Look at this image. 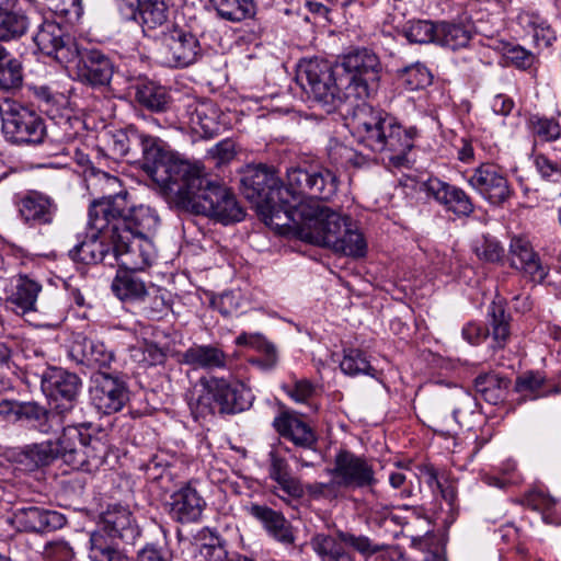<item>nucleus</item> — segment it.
Instances as JSON below:
<instances>
[{
	"label": "nucleus",
	"mask_w": 561,
	"mask_h": 561,
	"mask_svg": "<svg viewBox=\"0 0 561 561\" xmlns=\"http://www.w3.org/2000/svg\"><path fill=\"white\" fill-rule=\"evenodd\" d=\"M283 184L274 168L265 164L248 165L241 178L247 199L255 204L265 225L276 230L288 209H294L302 196L330 199L337 191V178L320 165H294L287 169Z\"/></svg>",
	"instance_id": "f257e3e1"
},
{
	"label": "nucleus",
	"mask_w": 561,
	"mask_h": 561,
	"mask_svg": "<svg viewBox=\"0 0 561 561\" xmlns=\"http://www.w3.org/2000/svg\"><path fill=\"white\" fill-rule=\"evenodd\" d=\"M123 210L121 198L112 206L98 207L92 229L105 233L113 245L114 265L126 271H144L154 254L153 243L147 234L158 227L159 217L146 205H137L128 216H123Z\"/></svg>",
	"instance_id": "f03ea898"
},
{
	"label": "nucleus",
	"mask_w": 561,
	"mask_h": 561,
	"mask_svg": "<svg viewBox=\"0 0 561 561\" xmlns=\"http://www.w3.org/2000/svg\"><path fill=\"white\" fill-rule=\"evenodd\" d=\"M354 110L352 128L356 141L380 154L389 167H409V154L419 136L417 128L404 127L396 117L376 111L366 103L356 104Z\"/></svg>",
	"instance_id": "7ed1b4c3"
},
{
	"label": "nucleus",
	"mask_w": 561,
	"mask_h": 561,
	"mask_svg": "<svg viewBox=\"0 0 561 561\" xmlns=\"http://www.w3.org/2000/svg\"><path fill=\"white\" fill-rule=\"evenodd\" d=\"M174 202L181 209L207 216L224 225L240 221L244 216L230 188L207 178L201 164L175 190Z\"/></svg>",
	"instance_id": "20e7f679"
},
{
	"label": "nucleus",
	"mask_w": 561,
	"mask_h": 561,
	"mask_svg": "<svg viewBox=\"0 0 561 561\" xmlns=\"http://www.w3.org/2000/svg\"><path fill=\"white\" fill-rule=\"evenodd\" d=\"M314 199L302 196L294 209L285 213L284 221L276 222V231L333 251L350 217L341 216Z\"/></svg>",
	"instance_id": "39448f33"
},
{
	"label": "nucleus",
	"mask_w": 561,
	"mask_h": 561,
	"mask_svg": "<svg viewBox=\"0 0 561 561\" xmlns=\"http://www.w3.org/2000/svg\"><path fill=\"white\" fill-rule=\"evenodd\" d=\"M340 70L324 59L311 58L302 60L297 70V82L308 98L325 112L331 113L346 105L354 108L351 95L340 84Z\"/></svg>",
	"instance_id": "423d86ee"
},
{
	"label": "nucleus",
	"mask_w": 561,
	"mask_h": 561,
	"mask_svg": "<svg viewBox=\"0 0 561 561\" xmlns=\"http://www.w3.org/2000/svg\"><path fill=\"white\" fill-rule=\"evenodd\" d=\"M136 162H141L142 169L173 194L198 164L181 159L167 142L145 133Z\"/></svg>",
	"instance_id": "0eeeda50"
},
{
	"label": "nucleus",
	"mask_w": 561,
	"mask_h": 561,
	"mask_svg": "<svg viewBox=\"0 0 561 561\" xmlns=\"http://www.w3.org/2000/svg\"><path fill=\"white\" fill-rule=\"evenodd\" d=\"M201 393L195 403H191L193 413L201 416L220 413L233 414L249 409L253 396L243 383H230L222 378L203 377L199 379Z\"/></svg>",
	"instance_id": "6e6552de"
},
{
	"label": "nucleus",
	"mask_w": 561,
	"mask_h": 561,
	"mask_svg": "<svg viewBox=\"0 0 561 561\" xmlns=\"http://www.w3.org/2000/svg\"><path fill=\"white\" fill-rule=\"evenodd\" d=\"M337 70L341 72L340 84L354 104H360L376 91L381 65L374 51L363 48L344 55L337 62Z\"/></svg>",
	"instance_id": "1a4fd4ad"
},
{
	"label": "nucleus",
	"mask_w": 561,
	"mask_h": 561,
	"mask_svg": "<svg viewBox=\"0 0 561 561\" xmlns=\"http://www.w3.org/2000/svg\"><path fill=\"white\" fill-rule=\"evenodd\" d=\"M154 41L160 62L170 68L191 66L202 55L197 37L176 23L165 25Z\"/></svg>",
	"instance_id": "9d476101"
},
{
	"label": "nucleus",
	"mask_w": 561,
	"mask_h": 561,
	"mask_svg": "<svg viewBox=\"0 0 561 561\" xmlns=\"http://www.w3.org/2000/svg\"><path fill=\"white\" fill-rule=\"evenodd\" d=\"M310 547L321 561H355L346 548L365 557L373 556L377 551V547L367 536H356L340 529L334 534H314L310 539Z\"/></svg>",
	"instance_id": "9b49d317"
},
{
	"label": "nucleus",
	"mask_w": 561,
	"mask_h": 561,
	"mask_svg": "<svg viewBox=\"0 0 561 561\" xmlns=\"http://www.w3.org/2000/svg\"><path fill=\"white\" fill-rule=\"evenodd\" d=\"M327 473L335 478L344 491H373L378 483L374 465L366 457L347 449H340L335 454L333 467L328 468Z\"/></svg>",
	"instance_id": "f8f14e48"
},
{
	"label": "nucleus",
	"mask_w": 561,
	"mask_h": 561,
	"mask_svg": "<svg viewBox=\"0 0 561 561\" xmlns=\"http://www.w3.org/2000/svg\"><path fill=\"white\" fill-rule=\"evenodd\" d=\"M85 424L67 425L62 428L61 435L53 440L55 449H57V459L60 458L65 463L73 469H82L88 466L91 460L101 459L98 454L102 446L98 437H92L89 433L82 432Z\"/></svg>",
	"instance_id": "ddd939ff"
},
{
	"label": "nucleus",
	"mask_w": 561,
	"mask_h": 561,
	"mask_svg": "<svg viewBox=\"0 0 561 561\" xmlns=\"http://www.w3.org/2000/svg\"><path fill=\"white\" fill-rule=\"evenodd\" d=\"M2 130L5 138L16 145H36L44 140L46 127L33 110L12 103L2 112Z\"/></svg>",
	"instance_id": "4468645a"
},
{
	"label": "nucleus",
	"mask_w": 561,
	"mask_h": 561,
	"mask_svg": "<svg viewBox=\"0 0 561 561\" xmlns=\"http://www.w3.org/2000/svg\"><path fill=\"white\" fill-rule=\"evenodd\" d=\"M33 42L41 53L69 68L78 56V44L56 22L44 21L35 32Z\"/></svg>",
	"instance_id": "2eb2a0df"
},
{
	"label": "nucleus",
	"mask_w": 561,
	"mask_h": 561,
	"mask_svg": "<svg viewBox=\"0 0 561 561\" xmlns=\"http://www.w3.org/2000/svg\"><path fill=\"white\" fill-rule=\"evenodd\" d=\"M42 389L50 399L54 410L65 419L77 404L81 379L73 373L54 368L44 375Z\"/></svg>",
	"instance_id": "dca6fc26"
},
{
	"label": "nucleus",
	"mask_w": 561,
	"mask_h": 561,
	"mask_svg": "<svg viewBox=\"0 0 561 561\" xmlns=\"http://www.w3.org/2000/svg\"><path fill=\"white\" fill-rule=\"evenodd\" d=\"M90 400L103 414H113L128 401V390L123 380L104 371H95L91 377Z\"/></svg>",
	"instance_id": "f3484780"
},
{
	"label": "nucleus",
	"mask_w": 561,
	"mask_h": 561,
	"mask_svg": "<svg viewBox=\"0 0 561 561\" xmlns=\"http://www.w3.org/2000/svg\"><path fill=\"white\" fill-rule=\"evenodd\" d=\"M73 69L79 81L92 87L107 85L114 73V64L99 49H80L68 69Z\"/></svg>",
	"instance_id": "a211bd4d"
},
{
	"label": "nucleus",
	"mask_w": 561,
	"mask_h": 561,
	"mask_svg": "<svg viewBox=\"0 0 561 561\" xmlns=\"http://www.w3.org/2000/svg\"><path fill=\"white\" fill-rule=\"evenodd\" d=\"M469 184L478 194L494 205L506 202L512 193L506 176L500 167L493 163L479 165L469 178Z\"/></svg>",
	"instance_id": "6ab92c4d"
},
{
	"label": "nucleus",
	"mask_w": 561,
	"mask_h": 561,
	"mask_svg": "<svg viewBox=\"0 0 561 561\" xmlns=\"http://www.w3.org/2000/svg\"><path fill=\"white\" fill-rule=\"evenodd\" d=\"M510 266L535 283H542L548 275V268L542 264L539 254L534 250L529 240L513 237L508 247Z\"/></svg>",
	"instance_id": "aec40b11"
},
{
	"label": "nucleus",
	"mask_w": 561,
	"mask_h": 561,
	"mask_svg": "<svg viewBox=\"0 0 561 561\" xmlns=\"http://www.w3.org/2000/svg\"><path fill=\"white\" fill-rule=\"evenodd\" d=\"M275 431L285 439L302 449L318 456V436L314 430L296 413L284 411L273 421Z\"/></svg>",
	"instance_id": "412c9836"
},
{
	"label": "nucleus",
	"mask_w": 561,
	"mask_h": 561,
	"mask_svg": "<svg viewBox=\"0 0 561 561\" xmlns=\"http://www.w3.org/2000/svg\"><path fill=\"white\" fill-rule=\"evenodd\" d=\"M185 117L193 133L211 138L220 130V111L210 100L188 99L185 104Z\"/></svg>",
	"instance_id": "4be33fe9"
},
{
	"label": "nucleus",
	"mask_w": 561,
	"mask_h": 561,
	"mask_svg": "<svg viewBox=\"0 0 561 561\" xmlns=\"http://www.w3.org/2000/svg\"><path fill=\"white\" fill-rule=\"evenodd\" d=\"M170 514L179 523H193L201 518L206 506L197 490V480L184 483L171 495Z\"/></svg>",
	"instance_id": "5701e85b"
},
{
	"label": "nucleus",
	"mask_w": 561,
	"mask_h": 561,
	"mask_svg": "<svg viewBox=\"0 0 561 561\" xmlns=\"http://www.w3.org/2000/svg\"><path fill=\"white\" fill-rule=\"evenodd\" d=\"M142 135L144 133L134 126L108 131L102 139L103 146L99 147L96 151L115 160L126 158L129 162H136Z\"/></svg>",
	"instance_id": "b1692460"
},
{
	"label": "nucleus",
	"mask_w": 561,
	"mask_h": 561,
	"mask_svg": "<svg viewBox=\"0 0 561 561\" xmlns=\"http://www.w3.org/2000/svg\"><path fill=\"white\" fill-rule=\"evenodd\" d=\"M18 207L22 220L30 227L53 224L57 213L55 201L50 196L36 191H31L24 195Z\"/></svg>",
	"instance_id": "393cba45"
},
{
	"label": "nucleus",
	"mask_w": 561,
	"mask_h": 561,
	"mask_svg": "<svg viewBox=\"0 0 561 561\" xmlns=\"http://www.w3.org/2000/svg\"><path fill=\"white\" fill-rule=\"evenodd\" d=\"M69 354L78 364L103 371L114 360V353L103 342L78 335L70 346Z\"/></svg>",
	"instance_id": "a878e982"
},
{
	"label": "nucleus",
	"mask_w": 561,
	"mask_h": 561,
	"mask_svg": "<svg viewBox=\"0 0 561 561\" xmlns=\"http://www.w3.org/2000/svg\"><path fill=\"white\" fill-rule=\"evenodd\" d=\"M102 530L112 538H118L127 543H134L140 530L131 512L122 505L107 508L102 515Z\"/></svg>",
	"instance_id": "bb28decb"
},
{
	"label": "nucleus",
	"mask_w": 561,
	"mask_h": 561,
	"mask_svg": "<svg viewBox=\"0 0 561 561\" xmlns=\"http://www.w3.org/2000/svg\"><path fill=\"white\" fill-rule=\"evenodd\" d=\"M65 522L60 513L37 506L23 507L14 513V523L22 531H50L62 527Z\"/></svg>",
	"instance_id": "cd10ccee"
},
{
	"label": "nucleus",
	"mask_w": 561,
	"mask_h": 561,
	"mask_svg": "<svg viewBox=\"0 0 561 561\" xmlns=\"http://www.w3.org/2000/svg\"><path fill=\"white\" fill-rule=\"evenodd\" d=\"M96 184L101 187L104 195L98 199H94L89 207V225L91 228L95 224V210L98 207L112 206L119 198L124 203L123 216L130 215L137 206L129 205L127 197L128 193L122 188V182L118 178L111 175L106 172H99L95 174Z\"/></svg>",
	"instance_id": "c85d7f7f"
},
{
	"label": "nucleus",
	"mask_w": 561,
	"mask_h": 561,
	"mask_svg": "<svg viewBox=\"0 0 561 561\" xmlns=\"http://www.w3.org/2000/svg\"><path fill=\"white\" fill-rule=\"evenodd\" d=\"M94 231L96 232L95 234L85 238L70 250V255L73 260L84 264L103 263L114 266L113 245H111V242L105 238V233Z\"/></svg>",
	"instance_id": "c756f323"
},
{
	"label": "nucleus",
	"mask_w": 561,
	"mask_h": 561,
	"mask_svg": "<svg viewBox=\"0 0 561 561\" xmlns=\"http://www.w3.org/2000/svg\"><path fill=\"white\" fill-rule=\"evenodd\" d=\"M426 186L431 196L457 216H469L473 211L470 197L461 188L438 179H430Z\"/></svg>",
	"instance_id": "7c9ffc66"
},
{
	"label": "nucleus",
	"mask_w": 561,
	"mask_h": 561,
	"mask_svg": "<svg viewBox=\"0 0 561 561\" xmlns=\"http://www.w3.org/2000/svg\"><path fill=\"white\" fill-rule=\"evenodd\" d=\"M247 511L252 517L262 523L266 531L274 539L284 545L294 543L295 536L293 528L282 513L260 504H251L247 507Z\"/></svg>",
	"instance_id": "2f4dec72"
},
{
	"label": "nucleus",
	"mask_w": 561,
	"mask_h": 561,
	"mask_svg": "<svg viewBox=\"0 0 561 561\" xmlns=\"http://www.w3.org/2000/svg\"><path fill=\"white\" fill-rule=\"evenodd\" d=\"M31 26V20L20 2L3 5L0 9V45L18 42L24 37Z\"/></svg>",
	"instance_id": "473e14b6"
},
{
	"label": "nucleus",
	"mask_w": 561,
	"mask_h": 561,
	"mask_svg": "<svg viewBox=\"0 0 561 561\" xmlns=\"http://www.w3.org/2000/svg\"><path fill=\"white\" fill-rule=\"evenodd\" d=\"M41 290L42 286L37 282L26 275H19L7 298V305L15 313L22 316L36 311V300Z\"/></svg>",
	"instance_id": "72a5a7b5"
},
{
	"label": "nucleus",
	"mask_w": 561,
	"mask_h": 561,
	"mask_svg": "<svg viewBox=\"0 0 561 561\" xmlns=\"http://www.w3.org/2000/svg\"><path fill=\"white\" fill-rule=\"evenodd\" d=\"M171 0H139L130 22H139L144 32L165 27L169 22Z\"/></svg>",
	"instance_id": "f704fd0d"
},
{
	"label": "nucleus",
	"mask_w": 561,
	"mask_h": 561,
	"mask_svg": "<svg viewBox=\"0 0 561 561\" xmlns=\"http://www.w3.org/2000/svg\"><path fill=\"white\" fill-rule=\"evenodd\" d=\"M181 362L194 369H215L226 366L227 356L213 345H193L182 354Z\"/></svg>",
	"instance_id": "c9c22d12"
},
{
	"label": "nucleus",
	"mask_w": 561,
	"mask_h": 561,
	"mask_svg": "<svg viewBox=\"0 0 561 561\" xmlns=\"http://www.w3.org/2000/svg\"><path fill=\"white\" fill-rule=\"evenodd\" d=\"M195 553L198 561H226L227 541L218 533L205 527L196 536Z\"/></svg>",
	"instance_id": "e433bc0d"
},
{
	"label": "nucleus",
	"mask_w": 561,
	"mask_h": 561,
	"mask_svg": "<svg viewBox=\"0 0 561 561\" xmlns=\"http://www.w3.org/2000/svg\"><path fill=\"white\" fill-rule=\"evenodd\" d=\"M515 390L520 393L524 399L528 400L548 397L560 391L557 386L549 383L545 376L533 371L525 373L517 377Z\"/></svg>",
	"instance_id": "4c0bfd02"
},
{
	"label": "nucleus",
	"mask_w": 561,
	"mask_h": 561,
	"mask_svg": "<svg viewBox=\"0 0 561 561\" xmlns=\"http://www.w3.org/2000/svg\"><path fill=\"white\" fill-rule=\"evenodd\" d=\"M135 272L123 270L115 276L112 290L121 300H145L148 289L145 283L134 274Z\"/></svg>",
	"instance_id": "58836bf2"
},
{
	"label": "nucleus",
	"mask_w": 561,
	"mask_h": 561,
	"mask_svg": "<svg viewBox=\"0 0 561 561\" xmlns=\"http://www.w3.org/2000/svg\"><path fill=\"white\" fill-rule=\"evenodd\" d=\"M57 449L53 440H45L27 445L19 456V462L25 467L26 470L33 471L41 467L50 465L57 459Z\"/></svg>",
	"instance_id": "ea45409f"
},
{
	"label": "nucleus",
	"mask_w": 561,
	"mask_h": 561,
	"mask_svg": "<svg viewBox=\"0 0 561 561\" xmlns=\"http://www.w3.org/2000/svg\"><path fill=\"white\" fill-rule=\"evenodd\" d=\"M520 26L533 34L534 43L538 47H549L556 41V32L550 24L536 13L524 12L518 15Z\"/></svg>",
	"instance_id": "a19ab883"
},
{
	"label": "nucleus",
	"mask_w": 561,
	"mask_h": 561,
	"mask_svg": "<svg viewBox=\"0 0 561 561\" xmlns=\"http://www.w3.org/2000/svg\"><path fill=\"white\" fill-rule=\"evenodd\" d=\"M508 386L507 378L493 373L479 375L474 380L477 392L491 404H497L504 400Z\"/></svg>",
	"instance_id": "79ce46f5"
},
{
	"label": "nucleus",
	"mask_w": 561,
	"mask_h": 561,
	"mask_svg": "<svg viewBox=\"0 0 561 561\" xmlns=\"http://www.w3.org/2000/svg\"><path fill=\"white\" fill-rule=\"evenodd\" d=\"M136 99L148 110L162 112L167 110L170 96L163 87L152 81H142L136 85Z\"/></svg>",
	"instance_id": "37998d69"
},
{
	"label": "nucleus",
	"mask_w": 561,
	"mask_h": 561,
	"mask_svg": "<svg viewBox=\"0 0 561 561\" xmlns=\"http://www.w3.org/2000/svg\"><path fill=\"white\" fill-rule=\"evenodd\" d=\"M335 253H341L347 256L362 257L366 254L367 243L360 231L353 227L350 219L343 232L339 238V244L334 247Z\"/></svg>",
	"instance_id": "c03bdc74"
},
{
	"label": "nucleus",
	"mask_w": 561,
	"mask_h": 561,
	"mask_svg": "<svg viewBox=\"0 0 561 561\" xmlns=\"http://www.w3.org/2000/svg\"><path fill=\"white\" fill-rule=\"evenodd\" d=\"M217 14L230 22H241L255 13L253 0H213Z\"/></svg>",
	"instance_id": "a18cd8bd"
},
{
	"label": "nucleus",
	"mask_w": 561,
	"mask_h": 561,
	"mask_svg": "<svg viewBox=\"0 0 561 561\" xmlns=\"http://www.w3.org/2000/svg\"><path fill=\"white\" fill-rule=\"evenodd\" d=\"M471 39V32L461 24L442 22L437 24L436 43L450 49L466 47Z\"/></svg>",
	"instance_id": "49530a36"
},
{
	"label": "nucleus",
	"mask_w": 561,
	"mask_h": 561,
	"mask_svg": "<svg viewBox=\"0 0 561 561\" xmlns=\"http://www.w3.org/2000/svg\"><path fill=\"white\" fill-rule=\"evenodd\" d=\"M90 543L89 558L91 561H129L127 556L102 533L92 534Z\"/></svg>",
	"instance_id": "de8ad7c7"
},
{
	"label": "nucleus",
	"mask_w": 561,
	"mask_h": 561,
	"mask_svg": "<svg viewBox=\"0 0 561 561\" xmlns=\"http://www.w3.org/2000/svg\"><path fill=\"white\" fill-rule=\"evenodd\" d=\"M527 504L542 515L547 524L560 525L561 512L558 508L557 500L541 490H534L527 495Z\"/></svg>",
	"instance_id": "09e8293b"
},
{
	"label": "nucleus",
	"mask_w": 561,
	"mask_h": 561,
	"mask_svg": "<svg viewBox=\"0 0 561 561\" xmlns=\"http://www.w3.org/2000/svg\"><path fill=\"white\" fill-rule=\"evenodd\" d=\"M8 49L0 45V89L10 90L22 84V65L16 58L8 59Z\"/></svg>",
	"instance_id": "8fccbe9b"
},
{
	"label": "nucleus",
	"mask_w": 561,
	"mask_h": 561,
	"mask_svg": "<svg viewBox=\"0 0 561 561\" xmlns=\"http://www.w3.org/2000/svg\"><path fill=\"white\" fill-rule=\"evenodd\" d=\"M20 412L25 417L37 421L38 428L43 433H48L55 426H60L64 423V419L54 410V407L50 411H46L37 403L28 402L21 407Z\"/></svg>",
	"instance_id": "3c124183"
},
{
	"label": "nucleus",
	"mask_w": 561,
	"mask_h": 561,
	"mask_svg": "<svg viewBox=\"0 0 561 561\" xmlns=\"http://www.w3.org/2000/svg\"><path fill=\"white\" fill-rule=\"evenodd\" d=\"M236 344L239 346H248L261 352L265 356L262 364L265 368L274 367L277 362V353L274 344L268 342L260 333L243 332L237 336Z\"/></svg>",
	"instance_id": "603ef678"
},
{
	"label": "nucleus",
	"mask_w": 561,
	"mask_h": 561,
	"mask_svg": "<svg viewBox=\"0 0 561 561\" xmlns=\"http://www.w3.org/2000/svg\"><path fill=\"white\" fill-rule=\"evenodd\" d=\"M528 126L536 142L556 141L561 137V126L552 117L533 115Z\"/></svg>",
	"instance_id": "864d4df0"
},
{
	"label": "nucleus",
	"mask_w": 561,
	"mask_h": 561,
	"mask_svg": "<svg viewBox=\"0 0 561 561\" xmlns=\"http://www.w3.org/2000/svg\"><path fill=\"white\" fill-rule=\"evenodd\" d=\"M398 79L407 90L415 91L430 85L432 75L424 65L415 62L400 69Z\"/></svg>",
	"instance_id": "5fc2aeb1"
},
{
	"label": "nucleus",
	"mask_w": 561,
	"mask_h": 561,
	"mask_svg": "<svg viewBox=\"0 0 561 561\" xmlns=\"http://www.w3.org/2000/svg\"><path fill=\"white\" fill-rule=\"evenodd\" d=\"M129 357L142 367L162 364L165 360V352L156 343L144 341L129 348Z\"/></svg>",
	"instance_id": "6e6d98bb"
},
{
	"label": "nucleus",
	"mask_w": 561,
	"mask_h": 561,
	"mask_svg": "<svg viewBox=\"0 0 561 561\" xmlns=\"http://www.w3.org/2000/svg\"><path fill=\"white\" fill-rule=\"evenodd\" d=\"M282 389L296 403L306 404L312 411L318 410V405L313 403L317 394L316 386L308 379H296L291 383H285Z\"/></svg>",
	"instance_id": "4d7b16f0"
},
{
	"label": "nucleus",
	"mask_w": 561,
	"mask_h": 561,
	"mask_svg": "<svg viewBox=\"0 0 561 561\" xmlns=\"http://www.w3.org/2000/svg\"><path fill=\"white\" fill-rule=\"evenodd\" d=\"M490 325L492 336L500 347H503L510 336V316L506 314L501 304L492 302L489 307Z\"/></svg>",
	"instance_id": "13d9d810"
},
{
	"label": "nucleus",
	"mask_w": 561,
	"mask_h": 561,
	"mask_svg": "<svg viewBox=\"0 0 561 561\" xmlns=\"http://www.w3.org/2000/svg\"><path fill=\"white\" fill-rule=\"evenodd\" d=\"M473 252L479 260L488 263H500L503 261L505 251L500 241L492 236H482L473 243Z\"/></svg>",
	"instance_id": "bf43d9fd"
},
{
	"label": "nucleus",
	"mask_w": 561,
	"mask_h": 561,
	"mask_svg": "<svg viewBox=\"0 0 561 561\" xmlns=\"http://www.w3.org/2000/svg\"><path fill=\"white\" fill-rule=\"evenodd\" d=\"M340 367L344 374L350 376H356L359 374L375 376L376 371L367 360L364 352L356 348L345 351Z\"/></svg>",
	"instance_id": "052dcab7"
},
{
	"label": "nucleus",
	"mask_w": 561,
	"mask_h": 561,
	"mask_svg": "<svg viewBox=\"0 0 561 561\" xmlns=\"http://www.w3.org/2000/svg\"><path fill=\"white\" fill-rule=\"evenodd\" d=\"M426 473L428 477L427 483L430 485L436 484L439 490L442 499L448 507V517L446 522L451 524L458 514L456 488L453 484L440 483L437 477V471L433 467L428 468Z\"/></svg>",
	"instance_id": "680f3d73"
},
{
	"label": "nucleus",
	"mask_w": 561,
	"mask_h": 561,
	"mask_svg": "<svg viewBox=\"0 0 561 561\" xmlns=\"http://www.w3.org/2000/svg\"><path fill=\"white\" fill-rule=\"evenodd\" d=\"M403 33L410 43H436L437 24L430 21H414L404 27Z\"/></svg>",
	"instance_id": "e2e57ef3"
},
{
	"label": "nucleus",
	"mask_w": 561,
	"mask_h": 561,
	"mask_svg": "<svg viewBox=\"0 0 561 561\" xmlns=\"http://www.w3.org/2000/svg\"><path fill=\"white\" fill-rule=\"evenodd\" d=\"M49 10L55 14L75 23L83 14V0H46Z\"/></svg>",
	"instance_id": "0e129e2a"
},
{
	"label": "nucleus",
	"mask_w": 561,
	"mask_h": 561,
	"mask_svg": "<svg viewBox=\"0 0 561 561\" xmlns=\"http://www.w3.org/2000/svg\"><path fill=\"white\" fill-rule=\"evenodd\" d=\"M151 291L148 289V294L145 297L142 311L150 319H160L169 310V305L164 298V295L160 290L151 287Z\"/></svg>",
	"instance_id": "69168bd1"
},
{
	"label": "nucleus",
	"mask_w": 561,
	"mask_h": 561,
	"mask_svg": "<svg viewBox=\"0 0 561 561\" xmlns=\"http://www.w3.org/2000/svg\"><path fill=\"white\" fill-rule=\"evenodd\" d=\"M535 165L542 179L550 182L561 181V158L537 154Z\"/></svg>",
	"instance_id": "338daca9"
},
{
	"label": "nucleus",
	"mask_w": 561,
	"mask_h": 561,
	"mask_svg": "<svg viewBox=\"0 0 561 561\" xmlns=\"http://www.w3.org/2000/svg\"><path fill=\"white\" fill-rule=\"evenodd\" d=\"M503 56L508 62L520 69H528L536 60V56L519 45L505 44L502 49Z\"/></svg>",
	"instance_id": "774afa93"
}]
</instances>
